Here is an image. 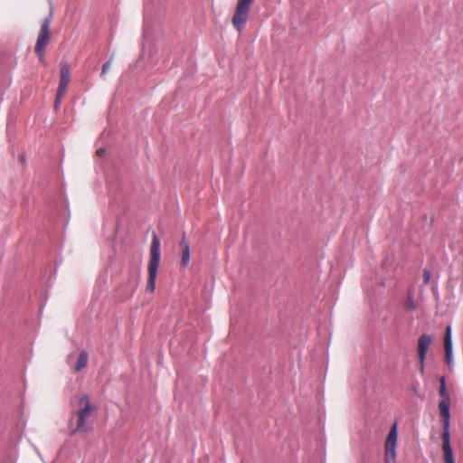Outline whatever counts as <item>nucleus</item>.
I'll use <instances>...</instances> for the list:
<instances>
[{
    "mask_svg": "<svg viewBox=\"0 0 463 463\" xmlns=\"http://www.w3.org/2000/svg\"><path fill=\"white\" fill-rule=\"evenodd\" d=\"M94 407L91 405L87 395H82L78 401V410L70 419V432H86L91 429L87 423V419L90 417Z\"/></svg>",
    "mask_w": 463,
    "mask_h": 463,
    "instance_id": "nucleus-1",
    "label": "nucleus"
},
{
    "mask_svg": "<svg viewBox=\"0 0 463 463\" xmlns=\"http://www.w3.org/2000/svg\"><path fill=\"white\" fill-rule=\"evenodd\" d=\"M160 240L156 234H153L148 263V280L146 290L153 292L156 288L157 269L160 264Z\"/></svg>",
    "mask_w": 463,
    "mask_h": 463,
    "instance_id": "nucleus-2",
    "label": "nucleus"
},
{
    "mask_svg": "<svg viewBox=\"0 0 463 463\" xmlns=\"http://www.w3.org/2000/svg\"><path fill=\"white\" fill-rule=\"evenodd\" d=\"M254 0H238L235 13L233 14V27L241 32L248 19L250 14V9Z\"/></svg>",
    "mask_w": 463,
    "mask_h": 463,
    "instance_id": "nucleus-3",
    "label": "nucleus"
},
{
    "mask_svg": "<svg viewBox=\"0 0 463 463\" xmlns=\"http://www.w3.org/2000/svg\"><path fill=\"white\" fill-rule=\"evenodd\" d=\"M397 439V423L394 422L391 427L384 443V463H396Z\"/></svg>",
    "mask_w": 463,
    "mask_h": 463,
    "instance_id": "nucleus-4",
    "label": "nucleus"
},
{
    "mask_svg": "<svg viewBox=\"0 0 463 463\" xmlns=\"http://www.w3.org/2000/svg\"><path fill=\"white\" fill-rule=\"evenodd\" d=\"M52 14L51 13L47 17L44 18L41 26V31L37 38L35 52L37 53L41 61L43 60L44 48L50 40V25L52 23Z\"/></svg>",
    "mask_w": 463,
    "mask_h": 463,
    "instance_id": "nucleus-5",
    "label": "nucleus"
},
{
    "mask_svg": "<svg viewBox=\"0 0 463 463\" xmlns=\"http://www.w3.org/2000/svg\"><path fill=\"white\" fill-rule=\"evenodd\" d=\"M71 80V69L68 63L64 62L61 66V77L59 88L56 94L55 108H58L61 99L67 91V88Z\"/></svg>",
    "mask_w": 463,
    "mask_h": 463,
    "instance_id": "nucleus-6",
    "label": "nucleus"
},
{
    "mask_svg": "<svg viewBox=\"0 0 463 463\" xmlns=\"http://www.w3.org/2000/svg\"><path fill=\"white\" fill-rule=\"evenodd\" d=\"M450 401H440L439 402V411L442 422V432L441 433H449V426H450V411H449Z\"/></svg>",
    "mask_w": 463,
    "mask_h": 463,
    "instance_id": "nucleus-7",
    "label": "nucleus"
},
{
    "mask_svg": "<svg viewBox=\"0 0 463 463\" xmlns=\"http://www.w3.org/2000/svg\"><path fill=\"white\" fill-rule=\"evenodd\" d=\"M432 343V336L427 334L421 335L417 343L418 358L426 359L428 350Z\"/></svg>",
    "mask_w": 463,
    "mask_h": 463,
    "instance_id": "nucleus-8",
    "label": "nucleus"
},
{
    "mask_svg": "<svg viewBox=\"0 0 463 463\" xmlns=\"http://www.w3.org/2000/svg\"><path fill=\"white\" fill-rule=\"evenodd\" d=\"M442 451L445 463H455L452 449L450 446V433H441Z\"/></svg>",
    "mask_w": 463,
    "mask_h": 463,
    "instance_id": "nucleus-9",
    "label": "nucleus"
},
{
    "mask_svg": "<svg viewBox=\"0 0 463 463\" xmlns=\"http://www.w3.org/2000/svg\"><path fill=\"white\" fill-rule=\"evenodd\" d=\"M445 360L449 365L452 362V336L451 327L448 326L444 335Z\"/></svg>",
    "mask_w": 463,
    "mask_h": 463,
    "instance_id": "nucleus-10",
    "label": "nucleus"
},
{
    "mask_svg": "<svg viewBox=\"0 0 463 463\" xmlns=\"http://www.w3.org/2000/svg\"><path fill=\"white\" fill-rule=\"evenodd\" d=\"M179 247L181 249V265L187 267L190 263V247L186 241L185 235H183Z\"/></svg>",
    "mask_w": 463,
    "mask_h": 463,
    "instance_id": "nucleus-11",
    "label": "nucleus"
},
{
    "mask_svg": "<svg viewBox=\"0 0 463 463\" xmlns=\"http://www.w3.org/2000/svg\"><path fill=\"white\" fill-rule=\"evenodd\" d=\"M88 362H89L88 352L86 350H81L80 352V354H79L76 364L72 366V369L75 372H80L87 366Z\"/></svg>",
    "mask_w": 463,
    "mask_h": 463,
    "instance_id": "nucleus-12",
    "label": "nucleus"
},
{
    "mask_svg": "<svg viewBox=\"0 0 463 463\" xmlns=\"http://www.w3.org/2000/svg\"><path fill=\"white\" fill-rule=\"evenodd\" d=\"M439 383H440V386H439V393L442 397L441 401H450L449 392L446 388V380H445L444 376H441L439 378Z\"/></svg>",
    "mask_w": 463,
    "mask_h": 463,
    "instance_id": "nucleus-13",
    "label": "nucleus"
},
{
    "mask_svg": "<svg viewBox=\"0 0 463 463\" xmlns=\"http://www.w3.org/2000/svg\"><path fill=\"white\" fill-rule=\"evenodd\" d=\"M112 61H113V58H110L109 61H107L103 64L102 71H101V73H100V77L101 78H104L105 74L110 70L111 64H112Z\"/></svg>",
    "mask_w": 463,
    "mask_h": 463,
    "instance_id": "nucleus-14",
    "label": "nucleus"
},
{
    "mask_svg": "<svg viewBox=\"0 0 463 463\" xmlns=\"http://www.w3.org/2000/svg\"><path fill=\"white\" fill-rule=\"evenodd\" d=\"M430 277H431L430 271L429 269H424L423 270V280H424L425 284L429 283Z\"/></svg>",
    "mask_w": 463,
    "mask_h": 463,
    "instance_id": "nucleus-15",
    "label": "nucleus"
},
{
    "mask_svg": "<svg viewBox=\"0 0 463 463\" xmlns=\"http://www.w3.org/2000/svg\"><path fill=\"white\" fill-rule=\"evenodd\" d=\"M419 359V364H420V373H424V364H425V360L426 359H420V358H418Z\"/></svg>",
    "mask_w": 463,
    "mask_h": 463,
    "instance_id": "nucleus-16",
    "label": "nucleus"
},
{
    "mask_svg": "<svg viewBox=\"0 0 463 463\" xmlns=\"http://www.w3.org/2000/svg\"><path fill=\"white\" fill-rule=\"evenodd\" d=\"M106 150L104 148H99L97 153L99 154V156H103L105 154Z\"/></svg>",
    "mask_w": 463,
    "mask_h": 463,
    "instance_id": "nucleus-17",
    "label": "nucleus"
},
{
    "mask_svg": "<svg viewBox=\"0 0 463 463\" xmlns=\"http://www.w3.org/2000/svg\"><path fill=\"white\" fill-rule=\"evenodd\" d=\"M71 356H72L71 354H70V355L68 356V358H67L68 363H71Z\"/></svg>",
    "mask_w": 463,
    "mask_h": 463,
    "instance_id": "nucleus-18",
    "label": "nucleus"
},
{
    "mask_svg": "<svg viewBox=\"0 0 463 463\" xmlns=\"http://www.w3.org/2000/svg\"><path fill=\"white\" fill-rule=\"evenodd\" d=\"M20 159H21L22 162H24V156H22Z\"/></svg>",
    "mask_w": 463,
    "mask_h": 463,
    "instance_id": "nucleus-19",
    "label": "nucleus"
}]
</instances>
